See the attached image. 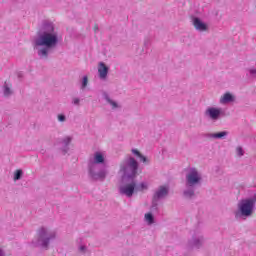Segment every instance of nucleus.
<instances>
[{
	"label": "nucleus",
	"mask_w": 256,
	"mask_h": 256,
	"mask_svg": "<svg viewBox=\"0 0 256 256\" xmlns=\"http://www.w3.org/2000/svg\"><path fill=\"white\" fill-rule=\"evenodd\" d=\"M107 75H109V67L104 62H100L98 65L99 79L105 80Z\"/></svg>",
	"instance_id": "9b49d317"
},
{
	"label": "nucleus",
	"mask_w": 256,
	"mask_h": 256,
	"mask_svg": "<svg viewBox=\"0 0 256 256\" xmlns=\"http://www.w3.org/2000/svg\"><path fill=\"white\" fill-rule=\"evenodd\" d=\"M193 25L196 29V31H207V24H205V22L201 21V19L199 18H194L193 19Z\"/></svg>",
	"instance_id": "f8f14e48"
},
{
	"label": "nucleus",
	"mask_w": 256,
	"mask_h": 256,
	"mask_svg": "<svg viewBox=\"0 0 256 256\" xmlns=\"http://www.w3.org/2000/svg\"><path fill=\"white\" fill-rule=\"evenodd\" d=\"M233 101H235V97L229 92L225 93L220 99V103H222V105H227V103H233Z\"/></svg>",
	"instance_id": "4468645a"
},
{
	"label": "nucleus",
	"mask_w": 256,
	"mask_h": 256,
	"mask_svg": "<svg viewBox=\"0 0 256 256\" xmlns=\"http://www.w3.org/2000/svg\"><path fill=\"white\" fill-rule=\"evenodd\" d=\"M144 45H145L146 47H151V39H149V38L145 39Z\"/></svg>",
	"instance_id": "cd10ccee"
},
{
	"label": "nucleus",
	"mask_w": 256,
	"mask_h": 256,
	"mask_svg": "<svg viewBox=\"0 0 256 256\" xmlns=\"http://www.w3.org/2000/svg\"><path fill=\"white\" fill-rule=\"evenodd\" d=\"M248 72L250 76L256 77V68L249 69Z\"/></svg>",
	"instance_id": "393cba45"
},
{
	"label": "nucleus",
	"mask_w": 256,
	"mask_h": 256,
	"mask_svg": "<svg viewBox=\"0 0 256 256\" xmlns=\"http://www.w3.org/2000/svg\"><path fill=\"white\" fill-rule=\"evenodd\" d=\"M21 177H23V170H21V169L16 170L14 173V181L21 180Z\"/></svg>",
	"instance_id": "6ab92c4d"
},
{
	"label": "nucleus",
	"mask_w": 256,
	"mask_h": 256,
	"mask_svg": "<svg viewBox=\"0 0 256 256\" xmlns=\"http://www.w3.org/2000/svg\"><path fill=\"white\" fill-rule=\"evenodd\" d=\"M227 135H229V132L221 131L218 133H207L205 134V137H207V139H225Z\"/></svg>",
	"instance_id": "ddd939ff"
},
{
	"label": "nucleus",
	"mask_w": 256,
	"mask_h": 256,
	"mask_svg": "<svg viewBox=\"0 0 256 256\" xmlns=\"http://www.w3.org/2000/svg\"><path fill=\"white\" fill-rule=\"evenodd\" d=\"M122 180V185L119 187V193L120 195H126V197H133V193L136 191V182L135 178Z\"/></svg>",
	"instance_id": "0eeeda50"
},
{
	"label": "nucleus",
	"mask_w": 256,
	"mask_h": 256,
	"mask_svg": "<svg viewBox=\"0 0 256 256\" xmlns=\"http://www.w3.org/2000/svg\"><path fill=\"white\" fill-rule=\"evenodd\" d=\"M72 103H73V105H76V106L79 107V105H81V99H79V98H73V99H72Z\"/></svg>",
	"instance_id": "b1692460"
},
{
	"label": "nucleus",
	"mask_w": 256,
	"mask_h": 256,
	"mask_svg": "<svg viewBox=\"0 0 256 256\" xmlns=\"http://www.w3.org/2000/svg\"><path fill=\"white\" fill-rule=\"evenodd\" d=\"M169 195V187L167 186H159L156 192L153 195L152 199V207H157V202L159 199H165Z\"/></svg>",
	"instance_id": "1a4fd4ad"
},
{
	"label": "nucleus",
	"mask_w": 256,
	"mask_h": 256,
	"mask_svg": "<svg viewBox=\"0 0 256 256\" xmlns=\"http://www.w3.org/2000/svg\"><path fill=\"white\" fill-rule=\"evenodd\" d=\"M255 199L245 198L238 203V211L235 212L236 219L239 217H251L255 212Z\"/></svg>",
	"instance_id": "423d86ee"
},
{
	"label": "nucleus",
	"mask_w": 256,
	"mask_h": 256,
	"mask_svg": "<svg viewBox=\"0 0 256 256\" xmlns=\"http://www.w3.org/2000/svg\"><path fill=\"white\" fill-rule=\"evenodd\" d=\"M148 189L147 183L141 182L140 185L136 186V191H145Z\"/></svg>",
	"instance_id": "aec40b11"
},
{
	"label": "nucleus",
	"mask_w": 256,
	"mask_h": 256,
	"mask_svg": "<svg viewBox=\"0 0 256 256\" xmlns=\"http://www.w3.org/2000/svg\"><path fill=\"white\" fill-rule=\"evenodd\" d=\"M6 254H5V250H3V249H1L0 248V256H5Z\"/></svg>",
	"instance_id": "c756f323"
},
{
	"label": "nucleus",
	"mask_w": 256,
	"mask_h": 256,
	"mask_svg": "<svg viewBox=\"0 0 256 256\" xmlns=\"http://www.w3.org/2000/svg\"><path fill=\"white\" fill-rule=\"evenodd\" d=\"M78 249H79L80 253H85V251H87V246L82 245Z\"/></svg>",
	"instance_id": "c85d7f7f"
},
{
	"label": "nucleus",
	"mask_w": 256,
	"mask_h": 256,
	"mask_svg": "<svg viewBox=\"0 0 256 256\" xmlns=\"http://www.w3.org/2000/svg\"><path fill=\"white\" fill-rule=\"evenodd\" d=\"M59 45V33L55 31V24L44 21L42 27L33 41V48L39 59H49V54Z\"/></svg>",
	"instance_id": "f257e3e1"
},
{
	"label": "nucleus",
	"mask_w": 256,
	"mask_h": 256,
	"mask_svg": "<svg viewBox=\"0 0 256 256\" xmlns=\"http://www.w3.org/2000/svg\"><path fill=\"white\" fill-rule=\"evenodd\" d=\"M144 219L149 225H153V223H155V217L152 213H146Z\"/></svg>",
	"instance_id": "a211bd4d"
},
{
	"label": "nucleus",
	"mask_w": 256,
	"mask_h": 256,
	"mask_svg": "<svg viewBox=\"0 0 256 256\" xmlns=\"http://www.w3.org/2000/svg\"><path fill=\"white\" fill-rule=\"evenodd\" d=\"M99 30V28L98 27H96V31H98Z\"/></svg>",
	"instance_id": "2f4dec72"
},
{
	"label": "nucleus",
	"mask_w": 256,
	"mask_h": 256,
	"mask_svg": "<svg viewBox=\"0 0 256 256\" xmlns=\"http://www.w3.org/2000/svg\"><path fill=\"white\" fill-rule=\"evenodd\" d=\"M37 235V240L32 241L31 245L34 247H42V249H45L46 251L49 249L51 241H55V239H57V232L49 230V228L44 226L39 228Z\"/></svg>",
	"instance_id": "39448f33"
},
{
	"label": "nucleus",
	"mask_w": 256,
	"mask_h": 256,
	"mask_svg": "<svg viewBox=\"0 0 256 256\" xmlns=\"http://www.w3.org/2000/svg\"><path fill=\"white\" fill-rule=\"evenodd\" d=\"M203 243H205V238H203V236H197V237H193L188 242V245L192 249H201V247L203 246Z\"/></svg>",
	"instance_id": "9d476101"
},
{
	"label": "nucleus",
	"mask_w": 256,
	"mask_h": 256,
	"mask_svg": "<svg viewBox=\"0 0 256 256\" xmlns=\"http://www.w3.org/2000/svg\"><path fill=\"white\" fill-rule=\"evenodd\" d=\"M139 171V162L133 156H127L121 163H120V170L121 179L127 181L129 179H136Z\"/></svg>",
	"instance_id": "20e7f679"
},
{
	"label": "nucleus",
	"mask_w": 256,
	"mask_h": 256,
	"mask_svg": "<svg viewBox=\"0 0 256 256\" xmlns=\"http://www.w3.org/2000/svg\"><path fill=\"white\" fill-rule=\"evenodd\" d=\"M185 179L186 188L183 191V196L186 199H193V197H195V190L197 187H201V181H203V177L197 168L192 167L187 170Z\"/></svg>",
	"instance_id": "7ed1b4c3"
},
{
	"label": "nucleus",
	"mask_w": 256,
	"mask_h": 256,
	"mask_svg": "<svg viewBox=\"0 0 256 256\" xmlns=\"http://www.w3.org/2000/svg\"><path fill=\"white\" fill-rule=\"evenodd\" d=\"M88 173L93 181H103L107 178L105 156L101 152H95L93 158L88 160Z\"/></svg>",
	"instance_id": "f03ea898"
},
{
	"label": "nucleus",
	"mask_w": 256,
	"mask_h": 256,
	"mask_svg": "<svg viewBox=\"0 0 256 256\" xmlns=\"http://www.w3.org/2000/svg\"><path fill=\"white\" fill-rule=\"evenodd\" d=\"M251 199H254V202L256 203V194Z\"/></svg>",
	"instance_id": "7c9ffc66"
},
{
	"label": "nucleus",
	"mask_w": 256,
	"mask_h": 256,
	"mask_svg": "<svg viewBox=\"0 0 256 256\" xmlns=\"http://www.w3.org/2000/svg\"><path fill=\"white\" fill-rule=\"evenodd\" d=\"M204 115L207 119H210V121H219V119L225 117V111L223 108L208 107L205 110Z\"/></svg>",
	"instance_id": "6e6552de"
},
{
	"label": "nucleus",
	"mask_w": 256,
	"mask_h": 256,
	"mask_svg": "<svg viewBox=\"0 0 256 256\" xmlns=\"http://www.w3.org/2000/svg\"><path fill=\"white\" fill-rule=\"evenodd\" d=\"M236 153L238 157H243V155H245V151H243V148L241 146L237 147Z\"/></svg>",
	"instance_id": "4be33fe9"
},
{
	"label": "nucleus",
	"mask_w": 256,
	"mask_h": 256,
	"mask_svg": "<svg viewBox=\"0 0 256 256\" xmlns=\"http://www.w3.org/2000/svg\"><path fill=\"white\" fill-rule=\"evenodd\" d=\"M132 153H133V155H136V157H140L141 156V152H139V150H137V149H132Z\"/></svg>",
	"instance_id": "bb28decb"
},
{
	"label": "nucleus",
	"mask_w": 256,
	"mask_h": 256,
	"mask_svg": "<svg viewBox=\"0 0 256 256\" xmlns=\"http://www.w3.org/2000/svg\"><path fill=\"white\" fill-rule=\"evenodd\" d=\"M88 83H89V78L87 76H84L82 78L81 89H85Z\"/></svg>",
	"instance_id": "412c9836"
},
{
	"label": "nucleus",
	"mask_w": 256,
	"mask_h": 256,
	"mask_svg": "<svg viewBox=\"0 0 256 256\" xmlns=\"http://www.w3.org/2000/svg\"><path fill=\"white\" fill-rule=\"evenodd\" d=\"M103 98L105 99V101H107V103H109V105H111L113 107V109H117L119 107V104H117V102L113 101L109 97V94L107 92H103Z\"/></svg>",
	"instance_id": "dca6fc26"
},
{
	"label": "nucleus",
	"mask_w": 256,
	"mask_h": 256,
	"mask_svg": "<svg viewBox=\"0 0 256 256\" xmlns=\"http://www.w3.org/2000/svg\"><path fill=\"white\" fill-rule=\"evenodd\" d=\"M71 141H73V138L70 136H66L65 138L62 139L61 143L63 145V153H68L69 151V145L71 144Z\"/></svg>",
	"instance_id": "2eb2a0df"
},
{
	"label": "nucleus",
	"mask_w": 256,
	"mask_h": 256,
	"mask_svg": "<svg viewBox=\"0 0 256 256\" xmlns=\"http://www.w3.org/2000/svg\"><path fill=\"white\" fill-rule=\"evenodd\" d=\"M138 159H140L142 163H149V159H147V157H145L143 154H140Z\"/></svg>",
	"instance_id": "5701e85b"
},
{
	"label": "nucleus",
	"mask_w": 256,
	"mask_h": 256,
	"mask_svg": "<svg viewBox=\"0 0 256 256\" xmlns=\"http://www.w3.org/2000/svg\"><path fill=\"white\" fill-rule=\"evenodd\" d=\"M3 93H4V97H11V95H13V91L11 90L9 85H7V82L4 83Z\"/></svg>",
	"instance_id": "f3484780"
},
{
	"label": "nucleus",
	"mask_w": 256,
	"mask_h": 256,
	"mask_svg": "<svg viewBox=\"0 0 256 256\" xmlns=\"http://www.w3.org/2000/svg\"><path fill=\"white\" fill-rule=\"evenodd\" d=\"M66 117H65V115H63V114H59L58 115V121H60L61 123H63L64 121H66Z\"/></svg>",
	"instance_id": "a878e982"
}]
</instances>
